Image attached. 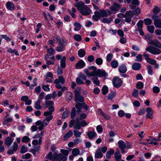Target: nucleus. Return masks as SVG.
I'll list each match as a JSON object with an SVG mask.
<instances>
[{"label": "nucleus", "instance_id": "29", "mask_svg": "<svg viewBox=\"0 0 161 161\" xmlns=\"http://www.w3.org/2000/svg\"><path fill=\"white\" fill-rule=\"evenodd\" d=\"M80 151L77 148H75L72 150V153L74 156H77L80 154Z\"/></svg>", "mask_w": 161, "mask_h": 161}, {"label": "nucleus", "instance_id": "55", "mask_svg": "<svg viewBox=\"0 0 161 161\" xmlns=\"http://www.w3.org/2000/svg\"><path fill=\"white\" fill-rule=\"evenodd\" d=\"M153 13L156 14L160 12L159 8L157 6H155L153 10Z\"/></svg>", "mask_w": 161, "mask_h": 161}, {"label": "nucleus", "instance_id": "13", "mask_svg": "<svg viewBox=\"0 0 161 161\" xmlns=\"http://www.w3.org/2000/svg\"><path fill=\"white\" fill-rule=\"evenodd\" d=\"M127 67L124 64L121 65L119 67V71L122 73H124L127 71Z\"/></svg>", "mask_w": 161, "mask_h": 161}, {"label": "nucleus", "instance_id": "52", "mask_svg": "<svg viewBox=\"0 0 161 161\" xmlns=\"http://www.w3.org/2000/svg\"><path fill=\"white\" fill-rule=\"evenodd\" d=\"M103 60L101 58H97L96 60V63L97 65H100L103 63Z\"/></svg>", "mask_w": 161, "mask_h": 161}, {"label": "nucleus", "instance_id": "1", "mask_svg": "<svg viewBox=\"0 0 161 161\" xmlns=\"http://www.w3.org/2000/svg\"><path fill=\"white\" fill-rule=\"evenodd\" d=\"M75 107L77 109V113L79 114L82 112L81 108H84L86 110H88V107L85 103L84 102V98L83 97L80 95L79 91L75 90Z\"/></svg>", "mask_w": 161, "mask_h": 161}, {"label": "nucleus", "instance_id": "49", "mask_svg": "<svg viewBox=\"0 0 161 161\" xmlns=\"http://www.w3.org/2000/svg\"><path fill=\"white\" fill-rule=\"evenodd\" d=\"M147 29L148 31L151 33L154 32V27L153 25L149 26L147 27Z\"/></svg>", "mask_w": 161, "mask_h": 161}, {"label": "nucleus", "instance_id": "60", "mask_svg": "<svg viewBox=\"0 0 161 161\" xmlns=\"http://www.w3.org/2000/svg\"><path fill=\"white\" fill-rule=\"evenodd\" d=\"M142 55L141 54H139L136 57V60L137 61H142Z\"/></svg>", "mask_w": 161, "mask_h": 161}, {"label": "nucleus", "instance_id": "19", "mask_svg": "<svg viewBox=\"0 0 161 161\" xmlns=\"http://www.w3.org/2000/svg\"><path fill=\"white\" fill-rule=\"evenodd\" d=\"M41 101L39 99H38L35 104V107L37 110L41 109L42 107L40 105Z\"/></svg>", "mask_w": 161, "mask_h": 161}, {"label": "nucleus", "instance_id": "33", "mask_svg": "<svg viewBox=\"0 0 161 161\" xmlns=\"http://www.w3.org/2000/svg\"><path fill=\"white\" fill-rule=\"evenodd\" d=\"M54 83L56 84L55 86L57 88L60 89L62 88V86L58 82V80L57 79L55 80Z\"/></svg>", "mask_w": 161, "mask_h": 161}, {"label": "nucleus", "instance_id": "21", "mask_svg": "<svg viewBox=\"0 0 161 161\" xmlns=\"http://www.w3.org/2000/svg\"><path fill=\"white\" fill-rule=\"evenodd\" d=\"M66 58L65 56L62 57L60 60V66L61 67L64 68L65 67V60Z\"/></svg>", "mask_w": 161, "mask_h": 161}, {"label": "nucleus", "instance_id": "10", "mask_svg": "<svg viewBox=\"0 0 161 161\" xmlns=\"http://www.w3.org/2000/svg\"><path fill=\"white\" fill-rule=\"evenodd\" d=\"M121 7V6L119 4L116 3H114L110 7V9L114 11H118Z\"/></svg>", "mask_w": 161, "mask_h": 161}, {"label": "nucleus", "instance_id": "11", "mask_svg": "<svg viewBox=\"0 0 161 161\" xmlns=\"http://www.w3.org/2000/svg\"><path fill=\"white\" fill-rule=\"evenodd\" d=\"M85 65V64L84 62L82 60H80L76 64V68L77 69H81L84 67Z\"/></svg>", "mask_w": 161, "mask_h": 161}, {"label": "nucleus", "instance_id": "24", "mask_svg": "<svg viewBox=\"0 0 161 161\" xmlns=\"http://www.w3.org/2000/svg\"><path fill=\"white\" fill-rule=\"evenodd\" d=\"M92 80H93V83L97 86H99L100 84V81L98 80V78L97 76H94L92 78Z\"/></svg>", "mask_w": 161, "mask_h": 161}, {"label": "nucleus", "instance_id": "54", "mask_svg": "<svg viewBox=\"0 0 161 161\" xmlns=\"http://www.w3.org/2000/svg\"><path fill=\"white\" fill-rule=\"evenodd\" d=\"M30 139L27 136H25L23 137L22 139V142H24L27 143L29 142Z\"/></svg>", "mask_w": 161, "mask_h": 161}, {"label": "nucleus", "instance_id": "48", "mask_svg": "<svg viewBox=\"0 0 161 161\" xmlns=\"http://www.w3.org/2000/svg\"><path fill=\"white\" fill-rule=\"evenodd\" d=\"M144 22L146 25H149L152 24V21L151 19L147 18L144 19Z\"/></svg>", "mask_w": 161, "mask_h": 161}, {"label": "nucleus", "instance_id": "27", "mask_svg": "<svg viewBox=\"0 0 161 161\" xmlns=\"http://www.w3.org/2000/svg\"><path fill=\"white\" fill-rule=\"evenodd\" d=\"M73 135V132L71 130H69L64 136L65 138L64 140H65L67 138L70 137Z\"/></svg>", "mask_w": 161, "mask_h": 161}, {"label": "nucleus", "instance_id": "46", "mask_svg": "<svg viewBox=\"0 0 161 161\" xmlns=\"http://www.w3.org/2000/svg\"><path fill=\"white\" fill-rule=\"evenodd\" d=\"M78 76L83 80H86V79L87 77L84 74H82V73H80L78 75Z\"/></svg>", "mask_w": 161, "mask_h": 161}, {"label": "nucleus", "instance_id": "47", "mask_svg": "<svg viewBox=\"0 0 161 161\" xmlns=\"http://www.w3.org/2000/svg\"><path fill=\"white\" fill-rule=\"evenodd\" d=\"M69 111L68 110H66L64 111L62 115V118L63 119H65L67 118L69 114Z\"/></svg>", "mask_w": 161, "mask_h": 161}, {"label": "nucleus", "instance_id": "62", "mask_svg": "<svg viewBox=\"0 0 161 161\" xmlns=\"http://www.w3.org/2000/svg\"><path fill=\"white\" fill-rule=\"evenodd\" d=\"M118 114L119 117H122L125 115V112L123 110H120L119 111L118 113Z\"/></svg>", "mask_w": 161, "mask_h": 161}, {"label": "nucleus", "instance_id": "30", "mask_svg": "<svg viewBox=\"0 0 161 161\" xmlns=\"http://www.w3.org/2000/svg\"><path fill=\"white\" fill-rule=\"evenodd\" d=\"M72 92H69L67 93L66 96V100L68 101H69L71 100L72 98Z\"/></svg>", "mask_w": 161, "mask_h": 161}, {"label": "nucleus", "instance_id": "16", "mask_svg": "<svg viewBox=\"0 0 161 161\" xmlns=\"http://www.w3.org/2000/svg\"><path fill=\"white\" fill-rule=\"evenodd\" d=\"M13 142V140L9 136L7 137L5 139V144L8 147H9Z\"/></svg>", "mask_w": 161, "mask_h": 161}, {"label": "nucleus", "instance_id": "59", "mask_svg": "<svg viewBox=\"0 0 161 161\" xmlns=\"http://www.w3.org/2000/svg\"><path fill=\"white\" fill-rule=\"evenodd\" d=\"M147 68L148 69V73L150 75H151L153 73V71L152 69V67L151 65H148L147 67Z\"/></svg>", "mask_w": 161, "mask_h": 161}, {"label": "nucleus", "instance_id": "12", "mask_svg": "<svg viewBox=\"0 0 161 161\" xmlns=\"http://www.w3.org/2000/svg\"><path fill=\"white\" fill-rule=\"evenodd\" d=\"M114 155L116 161H120L121 160V155L118 149L116 150V152L114 154Z\"/></svg>", "mask_w": 161, "mask_h": 161}, {"label": "nucleus", "instance_id": "20", "mask_svg": "<svg viewBox=\"0 0 161 161\" xmlns=\"http://www.w3.org/2000/svg\"><path fill=\"white\" fill-rule=\"evenodd\" d=\"M76 122L75 125L74 126V127L75 129H80L81 128V125L79 123V119L78 118H77L76 119Z\"/></svg>", "mask_w": 161, "mask_h": 161}, {"label": "nucleus", "instance_id": "37", "mask_svg": "<svg viewBox=\"0 0 161 161\" xmlns=\"http://www.w3.org/2000/svg\"><path fill=\"white\" fill-rule=\"evenodd\" d=\"M76 82L77 84L82 85L84 84V83L83 81L80 77H77L76 79Z\"/></svg>", "mask_w": 161, "mask_h": 161}, {"label": "nucleus", "instance_id": "3", "mask_svg": "<svg viewBox=\"0 0 161 161\" xmlns=\"http://www.w3.org/2000/svg\"><path fill=\"white\" fill-rule=\"evenodd\" d=\"M75 6L81 14L84 15H88L91 14L92 11L87 5H85L84 3L82 1L77 3Z\"/></svg>", "mask_w": 161, "mask_h": 161}, {"label": "nucleus", "instance_id": "41", "mask_svg": "<svg viewBox=\"0 0 161 161\" xmlns=\"http://www.w3.org/2000/svg\"><path fill=\"white\" fill-rule=\"evenodd\" d=\"M115 96V93L114 92H111L108 96V100H112Z\"/></svg>", "mask_w": 161, "mask_h": 161}, {"label": "nucleus", "instance_id": "9", "mask_svg": "<svg viewBox=\"0 0 161 161\" xmlns=\"http://www.w3.org/2000/svg\"><path fill=\"white\" fill-rule=\"evenodd\" d=\"M146 112H147V114L146 115V118L153 119L152 116L153 112L152 109L148 107L147 109Z\"/></svg>", "mask_w": 161, "mask_h": 161}, {"label": "nucleus", "instance_id": "32", "mask_svg": "<svg viewBox=\"0 0 161 161\" xmlns=\"http://www.w3.org/2000/svg\"><path fill=\"white\" fill-rule=\"evenodd\" d=\"M76 114V109L74 107L72 108V110L71 112V118L72 119H73L75 116Z\"/></svg>", "mask_w": 161, "mask_h": 161}, {"label": "nucleus", "instance_id": "51", "mask_svg": "<svg viewBox=\"0 0 161 161\" xmlns=\"http://www.w3.org/2000/svg\"><path fill=\"white\" fill-rule=\"evenodd\" d=\"M108 91V87L106 86H103L102 88V93L103 95H106Z\"/></svg>", "mask_w": 161, "mask_h": 161}, {"label": "nucleus", "instance_id": "36", "mask_svg": "<svg viewBox=\"0 0 161 161\" xmlns=\"http://www.w3.org/2000/svg\"><path fill=\"white\" fill-rule=\"evenodd\" d=\"M58 42L60 46H62V45L63 44L64 46H65L67 44V42L65 41L64 39H63L62 40H61Z\"/></svg>", "mask_w": 161, "mask_h": 161}, {"label": "nucleus", "instance_id": "26", "mask_svg": "<svg viewBox=\"0 0 161 161\" xmlns=\"http://www.w3.org/2000/svg\"><path fill=\"white\" fill-rule=\"evenodd\" d=\"M86 54L85 51L83 49H80L78 52V55L80 57H84Z\"/></svg>", "mask_w": 161, "mask_h": 161}, {"label": "nucleus", "instance_id": "2", "mask_svg": "<svg viewBox=\"0 0 161 161\" xmlns=\"http://www.w3.org/2000/svg\"><path fill=\"white\" fill-rule=\"evenodd\" d=\"M149 44L155 47L152 46H149L147 47L146 50L149 52L153 54H158L161 53V50L158 48H161V43L157 39L151 40Z\"/></svg>", "mask_w": 161, "mask_h": 161}, {"label": "nucleus", "instance_id": "15", "mask_svg": "<svg viewBox=\"0 0 161 161\" xmlns=\"http://www.w3.org/2000/svg\"><path fill=\"white\" fill-rule=\"evenodd\" d=\"M103 154L100 149H98L95 152V157L96 158H101L103 157Z\"/></svg>", "mask_w": 161, "mask_h": 161}, {"label": "nucleus", "instance_id": "39", "mask_svg": "<svg viewBox=\"0 0 161 161\" xmlns=\"http://www.w3.org/2000/svg\"><path fill=\"white\" fill-rule=\"evenodd\" d=\"M132 96L134 97H137L139 95V91L136 89H134L132 94Z\"/></svg>", "mask_w": 161, "mask_h": 161}, {"label": "nucleus", "instance_id": "45", "mask_svg": "<svg viewBox=\"0 0 161 161\" xmlns=\"http://www.w3.org/2000/svg\"><path fill=\"white\" fill-rule=\"evenodd\" d=\"M57 79L58 80V82H60L62 84H63L65 83L64 79L62 76H59L58 78Z\"/></svg>", "mask_w": 161, "mask_h": 161}, {"label": "nucleus", "instance_id": "7", "mask_svg": "<svg viewBox=\"0 0 161 161\" xmlns=\"http://www.w3.org/2000/svg\"><path fill=\"white\" fill-rule=\"evenodd\" d=\"M118 144L119 147L121 150V153H124L125 152L124 149L126 148V144L125 142L122 140H119L118 142Z\"/></svg>", "mask_w": 161, "mask_h": 161}, {"label": "nucleus", "instance_id": "8", "mask_svg": "<svg viewBox=\"0 0 161 161\" xmlns=\"http://www.w3.org/2000/svg\"><path fill=\"white\" fill-rule=\"evenodd\" d=\"M96 75L99 77H107L108 75L107 73L104 70H101L100 69H98L96 71Z\"/></svg>", "mask_w": 161, "mask_h": 161}, {"label": "nucleus", "instance_id": "44", "mask_svg": "<svg viewBox=\"0 0 161 161\" xmlns=\"http://www.w3.org/2000/svg\"><path fill=\"white\" fill-rule=\"evenodd\" d=\"M101 17H104L107 16V12L104 10H100Z\"/></svg>", "mask_w": 161, "mask_h": 161}, {"label": "nucleus", "instance_id": "64", "mask_svg": "<svg viewBox=\"0 0 161 161\" xmlns=\"http://www.w3.org/2000/svg\"><path fill=\"white\" fill-rule=\"evenodd\" d=\"M117 33L121 37L124 36V34L123 31L120 30L119 29L118 30Z\"/></svg>", "mask_w": 161, "mask_h": 161}, {"label": "nucleus", "instance_id": "38", "mask_svg": "<svg viewBox=\"0 0 161 161\" xmlns=\"http://www.w3.org/2000/svg\"><path fill=\"white\" fill-rule=\"evenodd\" d=\"M144 86V84L141 82H139L136 84V88L138 89H142Z\"/></svg>", "mask_w": 161, "mask_h": 161}, {"label": "nucleus", "instance_id": "57", "mask_svg": "<svg viewBox=\"0 0 161 161\" xmlns=\"http://www.w3.org/2000/svg\"><path fill=\"white\" fill-rule=\"evenodd\" d=\"M53 155L52 152H50L46 156L47 159H48L50 160H52L53 159Z\"/></svg>", "mask_w": 161, "mask_h": 161}, {"label": "nucleus", "instance_id": "31", "mask_svg": "<svg viewBox=\"0 0 161 161\" xmlns=\"http://www.w3.org/2000/svg\"><path fill=\"white\" fill-rule=\"evenodd\" d=\"M118 65V63L117 60H113L111 62V66L114 68H116Z\"/></svg>", "mask_w": 161, "mask_h": 161}, {"label": "nucleus", "instance_id": "4", "mask_svg": "<svg viewBox=\"0 0 161 161\" xmlns=\"http://www.w3.org/2000/svg\"><path fill=\"white\" fill-rule=\"evenodd\" d=\"M152 19L154 20V24L156 28L161 29V19L158 18V16L156 15H153Z\"/></svg>", "mask_w": 161, "mask_h": 161}, {"label": "nucleus", "instance_id": "17", "mask_svg": "<svg viewBox=\"0 0 161 161\" xmlns=\"http://www.w3.org/2000/svg\"><path fill=\"white\" fill-rule=\"evenodd\" d=\"M87 135L89 138L92 139L96 136L97 134L94 131H90L87 132Z\"/></svg>", "mask_w": 161, "mask_h": 161}, {"label": "nucleus", "instance_id": "58", "mask_svg": "<svg viewBox=\"0 0 161 161\" xmlns=\"http://www.w3.org/2000/svg\"><path fill=\"white\" fill-rule=\"evenodd\" d=\"M153 90L154 93H157L160 92V90L158 87L155 86L153 87Z\"/></svg>", "mask_w": 161, "mask_h": 161}, {"label": "nucleus", "instance_id": "56", "mask_svg": "<svg viewBox=\"0 0 161 161\" xmlns=\"http://www.w3.org/2000/svg\"><path fill=\"white\" fill-rule=\"evenodd\" d=\"M27 149L25 146H23L22 147L21 150H20V153H25L27 151Z\"/></svg>", "mask_w": 161, "mask_h": 161}, {"label": "nucleus", "instance_id": "23", "mask_svg": "<svg viewBox=\"0 0 161 161\" xmlns=\"http://www.w3.org/2000/svg\"><path fill=\"white\" fill-rule=\"evenodd\" d=\"M113 20V17H110L108 19L106 18H103L102 20L103 22L104 23H107L108 24L110 23L111 21Z\"/></svg>", "mask_w": 161, "mask_h": 161}, {"label": "nucleus", "instance_id": "28", "mask_svg": "<svg viewBox=\"0 0 161 161\" xmlns=\"http://www.w3.org/2000/svg\"><path fill=\"white\" fill-rule=\"evenodd\" d=\"M114 152V150L112 149H110L109 151L107 152L106 154V157L107 158H110L111 155H113Z\"/></svg>", "mask_w": 161, "mask_h": 161}, {"label": "nucleus", "instance_id": "61", "mask_svg": "<svg viewBox=\"0 0 161 161\" xmlns=\"http://www.w3.org/2000/svg\"><path fill=\"white\" fill-rule=\"evenodd\" d=\"M60 152L64 155L67 156L68 155L69 151L67 150L61 149Z\"/></svg>", "mask_w": 161, "mask_h": 161}, {"label": "nucleus", "instance_id": "63", "mask_svg": "<svg viewBox=\"0 0 161 161\" xmlns=\"http://www.w3.org/2000/svg\"><path fill=\"white\" fill-rule=\"evenodd\" d=\"M94 60V58L93 55H90L87 58V60L90 62H92Z\"/></svg>", "mask_w": 161, "mask_h": 161}, {"label": "nucleus", "instance_id": "22", "mask_svg": "<svg viewBox=\"0 0 161 161\" xmlns=\"http://www.w3.org/2000/svg\"><path fill=\"white\" fill-rule=\"evenodd\" d=\"M53 104V102L52 101H47L45 102L44 108H46L50 106H52Z\"/></svg>", "mask_w": 161, "mask_h": 161}, {"label": "nucleus", "instance_id": "50", "mask_svg": "<svg viewBox=\"0 0 161 161\" xmlns=\"http://www.w3.org/2000/svg\"><path fill=\"white\" fill-rule=\"evenodd\" d=\"M143 21L141 20H140L137 24V26L138 29H142V27Z\"/></svg>", "mask_w": 161, "mask_h": 161}, {"label": "nucleus", "instance_id": "34", "mask_svg": "<svg viewBox=\"0 0 161 161\" xmlns=\"http://www.w3.org/2000/svg\"><path fill=\"white\" fill-rule=\"evenodd\" d=\"M132 12L134 15H138L140 13V9L139 8H136Z\"/></svg>", "mask_w": 161, "mask_h": 161}, {"label": "nucleus", "instance_id": "40", "mask_svg": "<svg viewBox=\"0 0 161 161\" xmlns=\"http://www.w3.org/2000/svg\"><path fill=\"white\" fill-rule=\"evenodd\" d=\"M74 135L76 137H80L81 133L78 130H75L74 131Z\"/></svg>", "mask_w": 161, "mask_h": 161}, {"label": "nucleus", "instance_id": "6", "mask_svg": "<svg viewBox=\"0 0 161 161\" xmlns=\"http://www.w3.org/2000/svg\"><path fill=\"white\" fill-rule=\"evenodd\" d=\"M63 158L64 157L62 154H58L56 152H55L53 154V161H60L63 159Z\"/></svg>", "mask_w": 161, "mask_h": 161}, {"label": "nucleus", "instance_id": "43", "mask_svg": "<svg viewBox=\"0 0 161 161\" xmlns=\"http://www.w3.org/2000/svg\"><path fill=\"white\" fill-rule=\"evenodd\" d=\"M74 39L77 41H80L82 38L81 36L78 34H75L74 36Z\"/></svg>", "mask_w": 161, "mask_h": 161}, {"label": "nucleus", "instance_id": "18", "mask_svg": "<svg viewBox=\"0 0 161 161\" xmlns=\"http://www.w3.org/2000/svg\"><path fill=\"white\" fill-rule=\"evenodd\" d=\"M132 67L134 70H138L140 69L141 65L139 63H136L133 64Z\"/></svg>", "mask_w": 161, "mask_h": 161}, {"label": "nucleus", "instance_id": "53", "mask_svg": "<svg viewBox=\"0 0 161 161\" xmlns=\"http://www.w3.org/2000/svg\"><path fill=\"white\" fill-rule=\"evenodd\" d=\"M113 57V55L112 53H108L107 56L106 60L108 62H110L112 60V58Z\"/></svg>", "mask_w": 161, "mask_h": 161}, {"label": "nucleus", "instance_id": "42", "mask_svg": "<svg viewBox=\"0 0 161 161\" xmlns=\"http://www.w3.org/2000/svg\"><path fill=\"white\" fill-rule=\"evenodd\" d=\"M62 45H64L63 44ZM65 46L64 45H62V46H58L56 48V50L57 52H60L63 51L64 49Z\"/></svg>", "mask_w": 161, "mask_h": 161}, {"label": "nucleus", "instance_id": "5", "mask_svg": "<svg viewBox=\"0 0 161 161\" xmlns=\"http://www.w3.org/2000/svg\"><path fill=\"white\" fill-rule=\"evenodd\" d=\"M114 86L116 88H119L122 84V81L121 80L117 77L114 78L112 80Z\"/></svg>", "mask_w": 161, "mask_h": 161}, {"label": "nucleus", "instance_id": "25", "mask_svg": "<svg viewBox=\"0 0 161 161\" xmlns=\"http://www.w3.org/2000/svg\"><path fill=\"white\" fill-rule=\"evenodd\" d=\"M74 25L76 27V28L74 29V30L75 31L80 30L81 27V25L77 22H75L74 23Z\"/></svg>", "mask_w": 161, "mask_h": 161}, {"label": "nucleus", "instance_id": "35", "mask_svg": "<svg viewBox=\"0 0 161 161\" xmlns=\"http://www.w3.org/2000/svg\"><path fill=\"white\" fill-rule=\"evenodd\" d=\"M133 12H131V11H128L126 12L125 15L126 17H127L131 18L133 17Z\"/></svg>", "mask_w": 161, "mask_h": 161}, {"label": "nucleus", "instance_id": "14", "mask_svg": "<svg viewBox=\"0 0 161 161\" xmlns=\"http://www.w3.org/2000/svg\"><path fill=\"white\" fill-rule=\"evenodd\" d=\"M6 6L8 9L11 11L14 10V4L10 2H8L6 3Z\"/></svg>", "mask_w": 161, "mask_h": 161}]
</instances>
